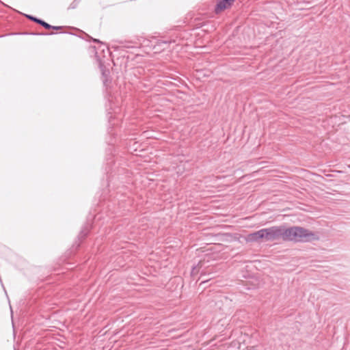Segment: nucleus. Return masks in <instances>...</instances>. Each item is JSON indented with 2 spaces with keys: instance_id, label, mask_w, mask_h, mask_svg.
Segmentation results:
<instances>
[{
  "instance_id": "nucleus-1",
  "label": "nucleus",
  "mask_w": 350,
  "mask_h": 350,
  "mask_svg": "<svg viewBox=\"0 0 350 350\" xmlns=\"http://www.w3.org/2000/svg\"><path fill=\"white\" fill-rule=\"evenodd\" d=\"M258 238L265 241L282 239L284 241L306 243L314 240L315 234L312 231L300 226L286 228L284 226H274L256 231Z\"/></svg>"
},
{
  "instance_id": "nucleus-2",
  "label": "nucleus",
  "mask_w": 350,
  "mask_h": 350,
  "mask_svg": "<svg viewBox=\"0 0 350 350\" xmlns=\"http://www.w3.org/2000/svg\"><path fill=\"white\" fill-rule=\"evenodd\" d=\"M114 148L113 146H109V147L107 150V156L106 158V167L105 171L107 176V187L110 186V178L111 176V174L113 172L112 165H115V162L113 159V157Z\"/></svg>"
},
{
  "instance_id": "nucleus-3",
  "label": "nucleus",
  "mask_w": 350,
  "mask_h": 350,
  "mask_svg": "<svg viewBox=\"0 0 350 350\" xmlns=\"http://www.w3.org/2000/svg\"><path fill=\"white\" fill-rule=\"evenodd\" d=\"M235 0H217L215 8L216 14L220 13L221 11L230 8Z\"/></svg>"
},
{
  "instance_id": "nucleus-4",
  "label": "nucleus",
  "mask_w": 350,
  "mask_h": 350,
  "mask_svg": "<svg viewBox=\"0 0 350 350\" xmlns=\"http://www.w3.org/2000/svg\"><path fill=\"white\" fill-rule=\"evenodd\" d=\"M99 68L102 74L103 85L107 87L111 82L110 71L101 62L100 63Z\"/></svg>"
},
{
  "instance_id": "nucleus-5",
  "label": "nucleus",
  "mask_w": 350,
  "mask_h": 350,
  "mask_svg": "<svg viewBox=\"0 0 350 350\" xmlns=\"http://www.w3.org/2000/svg\"><path fill=\"white\" fill-rule=\"evenodd\" d=\"M176 42V41L175 39L160 40L157 42V44L154 46V49L156 51L165 50L167 49L170 44L175 43Z\"/></svg>"
},
{
  "instance_id": "nucleus-6",
  "label": "nucleus",
  "mask_w": 350,
  "mask_h": 350,
  "mask_svg": "<svg viewBox=\"0 0 350 350\" xmlns=\"http://www.w3.org/2000/svg\"><path fill=\"white\" fill-rule=\"evenodd\" d=\"M142 38H137L135 40L125 41L122 42L123 46L126 48H133L142 44Z\"/></svg>"
},
{
  "instance_id": "nucleus-7",
  "label": "nucleus",
  "mask_w": 350,
  "mask_h": 350,
  "mask_svg": "<svg viewBox=\"0 0 350 350\" xmlns=\"http://www.w3.org/2000/svg\"><path fill=\"white\" fill-rule=\"evenodd\" d=\"M90 224H86L81 230V231L78 235V239H85L88 236V234L90 232Z\"/></svg>"
},
{
  "instance_id": "nucleus-8",
  "label": "nucleus",
  "mask_w": 350,
  "mask_h": 350,
  "mask_svg": "<svg viewBox=\"0 0 350 350\" xmlns=\"http://www.w3.org/2000/svg\"><path fill=\"white\" fill-rule=\"evenodd\" d=\"M245 240L247 242H258L259 241L256 232H254L247 234L245 238Z\"/></svg>"
},
{
  "instance_id": "nucleus-9",
  "label": "nucleus",
  "mask_w": 350,
  "mask_h": 350,
  "mask_svg": "<svg viewBox=\"0 0 350 350\" xmlns=\"http://www.w3.org/2000/svg\"><path fill=\"white\" fill-rule=\"evenodd\" d=\"M38 24L40 25L46 29H51V27H52V25L42 19H39V21H38Z\"/></svg>"
},
{
  "instance_id": "nucleus-10",
  "label": "nucleus",
  "mask_w": 350,
  "mask_h": 350,
  "mask_svg": "<svg viewBox=\"0 0 350 350\" xmlns=\"http://www.w3.org/2000/svg\"><path fill=\"white\" fill-rule=\"evenodd\" d=\"M25 16L29 19L30 21H33V22H35L36 23H38V21H39L40 18H36L33 16H31V15H28V14H26Z\"/></svg>"
},
{
  "instance_id": "nucleus-11",
  "label": "nucleus",
  "mask_w": 350,
  "mask_h": 350,
  "mask_svg": "<svg viewBox=\"0 0 350 350\" xmlns=\"http://www.w3.org/2000/svg\"><path fill=\"white\" fill-rule=\"evenodd\" d=\"M78 3H79L78 2H77L76 1L74 0L70 3V6L68 7V9H75V8H76L77 7V5H78Z\"/></svg>"
},
{
  "instance_id": "nucleus-12",
  "label": "nucleus",
  "mask_w": 350,
  "mask_h": 350,
  "mask_svg": "<svg viewBox=\"0 0 350 350\" xmlns=\"http://www.w3.org/2000/svg\"><path fill=\"white\" fill-rule=\"evenodd\" d=\"M62 28H63L62 26H53V25H52V27H51V29H55V30H59V29H62Z\"/></svg>"
},
{
  "instance_id": "nucleus-13",
  "label": "nucleus",
  "mask_w": 350,
  "mask_h": 350,
  "mask_svg": "<svg viewBox=\"0 0 350 350\" xmlns=\"http://www.w3.org/2000/svg\"><path fill=\"white\" fill-rule=\"evenodd\" d=\"M107 132L109 135H113L114 133L112 132V129L111 127L108 128Z\"/></svg>"
},
{
  "instance_id": "nucleus-14",
  "label": "nucleus",
  "mask_w": 350,
  "mask_h": 350,
  "mask_svg": "<svg viewBox=\"0 0 350 350\" xmlns=\"http://www.w3.org/2000/svg\"><path fill=\"white\" fill-rule=\"evenodd\" d=\"M54 33H39V35H42V36H47V35H53Z\"/></svg>"
},
{
  "instance_id": "nucleus-15",
  "label": "nucleus",
  "mask_w": 350,
  "mask_h": 350,
  "mask_svg": "<svg viewBox=\"0 0 350 350\" xmlns=\"http://www.w3.org/2000/svg\"><path fill=\"white\" fill-rule=\"evenodd\" d=\"M92 40H93L94 42L100 43V41L99 40H98V39L93 38Z\"/></svg>"
},
{
  "instance_id": "nucleus-16",
  "label": "nucleus",
  "mask_w": 350,
  "mask_h": 350,
  "mask_svg": "<svg viewBox=\"0 0 350 350\" xmlns=\"http://www.w3.org/2000/svg\"><path fill=\"white\" fill-rule=\"evenodd\" d=\"M111 118H112L111 116L109 118V122L110 124H111Z\"/></svg>"
}]
</instances>
